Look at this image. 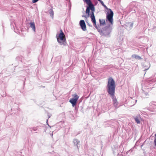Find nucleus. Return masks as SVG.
Masks as SVG:
<instances>
[{
	"instance_id": "39448f33",
	"label": "nucleus",
	"mask_w": 156,
	"mask_h": 156,
	"mask_svg": "<svg viewBox=\"0 0 156 156\" xmlns=\"http://www.w3.org/2000/svg\"><path fill=\"white\" fill-rule=\"evenodd\" d=\"M112 29L109 26L105 28L103 31H101V33L104 36H106L109 35L111 32Z\"/></svg>"
},
{
	"instance_id": "7c9ffc66",
	"label": "nucleus",
	"mask_w": 156,
	"mask_h": 156,
	"mask_svg": "<svg viewBox=\"0 0 156 156\" xmlns=\"http://www.w3.org/2000/svg\"><path fill=\"white\" fill-rule=\"evenodd\" d=\"M33 129V130H34V131H35L36 130V129Z\"/></svg>"
},
{
	"instance_id": "aec40b11",
	"label": "nucleus",
	"mask_w": 156,
	"mask_h": 156,
	"mask_svg": "<svg viewBox=\"0 0 156 156\" xmlns=\"http://www.w3.org/2000/svg\"><path fill=\"white\" fill-rule=\"evenodd\" d=\"M143 93L145 95L147 96L148 95V93L147 92H145L143 90Z\"/></svg>"
},
{
	"instance_id": "6ab92c4d",
	"label": "nucleus",
	"mask_w": 156,
	"mask_h": 156,
	"mask_svg": "<svg viewBox=\"0 0 156 156\" xmlns=\"http://www.w3.org/2000/svg\"><path fill=\"white\" fill-rule=\"evenodd\" d=\"M150 110L152 112H156V108H150Z\"/></svg>"
},
{
	"instance_id": "f257e3e1",
	"label": "nucleus",
	"mask_w": 156,
	"mask_h": 156,
	"mask_svg": "<svg viewBox=\"0 0 156 156\" xmlns=\"http://www.w3.org/2000/svg\"><path fill=\"white\" fill-rule=\"evenodd\" d=\"M83 1L86 2L87 4L88 5L87 7L86 12L87 14V17L90 16V10L91 11L90 17L91 18V20L93 23H95L96 22L95 16L94 15V12L95 11V9L94 5L92 2L91 0H83Z\"/></svg>"
},
{
	"instance_id": "9d476101",
	"label": "nucleus",
	"mask_w": 156,
	"mask_h": 156,
	"mask_svg": "<svg viewBox=\"0 0 156 156\" xmlns=\"http://www.w3.org/2000/svg\"><path fill=\"white\" fill-rule=\"evenodd\" d=\"M30 27L32 28L34 32H35L36 28L34 23V22L30 23Z\"/></svg>"
},
{
	"instance_id": "f8f14e48",
	"label": "nucleus",
	"mask_w": 156,
	"mask_h": 156,
	"mask_svg": "<svg viewBox=\"0 0 156 156\" xmlns=\"http://www.w3.org/2000/svg\"><path fill=\"white\" fill-rule=\"evenodd\" d=\"M132 58H135L136 59H140L141 58V57L140 56H138L136 54L132 55Z\"/></svg>"
},
{
	"instance_id": "423d86ee",
	"label": "nucleus",
	"mask_w": 156,
	"mask_h": 156,
	"mask_svg": "<svg viewBox=\"0 0 156 156\" xmlns=\"http://www.w3.org/2000/svg\"><path fill=\"white\" fill-rule=\"evenodd\" d=\"M115 94H110V96L111 97L114 106L115 108H118V102L117 101V99L116 98V97L115 95Z\"/></svg>"
},
{
	"instance_id": "1a4fd4ad",
	"label": "nucleus",
	"mask_w": 156,
	"mask_h": 156,
	"mask_svg": "<svg viewBox=\"0 0 156 156\" xmlns=\"http://www.w3.org/2000/svg\"><path fill=\"white\" fill-rule=\"evenodd\" d=\"M73 143L74 145L76 146L77 148L79 149V147L78 146V145L80 143V141L77 139H75L73 140Z\"/></svg>"
},
{
	"instance_id": "dca6fc26",
	"label": "nucleus",
	"mask_w": 156,
	"mask_h": 156,
	"mask_svg": "<svg viewBox=\"0 0 156 156\" xmlns=\"http://www.w3.org/2000/svg\"><path fill=\"white\" fill-rule=\"evenodd\" d=\"M94 26L95 27V28L97 29L98 31L100 32V29H99V26H97L96 24V22H95V23H93Z\"/></svg>"
},
{
	"instance_id": "a211bd4d",
	"label": "nucleus",
	"mask_w": 156,
	"mask_h": 156,
	"mask_svg": "<svg viewBox=\"0 0 156 156\" xmlns=\"http://www.w3.org/2000/svg\"><path fill=\"white\" fill-rule=\"evenodd\" d=\"M150 105L152 107L156 106V102H151L150 103Z\"/></svg>"
},
{
	"instance_id": "c756f323",
	"label": "nucleus",
	"mask_w": 156,
	"mask_h": 156,
	"mask_svg": "<svg viewBox=\"0 0 156 156\" xmlns=\"http://www.w3.org/2000/svg\"><path fill=\"white\" fill-rule=\"evenodd\" d=\"M82 17H86V16H83V15L82 16Z\"/></svg>"
},
{
	"instance_id": "bb28decb",
	"label": "nucleus",
	"mask_w": 156,
	"mask_h": 156,
	"mask_svg": "<svg viewBox=\"0 0 156 156\" xmlns=\"http://www.w3.org/2000/svg\"><path fill=\"white\" fill-rule=\"evenodd\" d=\"M149 67L148 68H147V69H144V70H148V69H149Z\"/></svg>"
},
{
	"instance_id": "0eeeda50",
	"label": "nucleus",
	"mask_w": 156,
	"mask_h": 156,
	"mask_svg": "<svg viewBox=\"0 0 156 156\" xmlns=\"http://www.w3.org/2000/svg\"><path fill=\"white\" fill-rule=\"evenodd\" d=\"M80 25L82 29L84 31L86 30V26L85 21L83 20H80Z\"/></svg>"
},
{
	"instance_id": "cd10ccee",
	"label": "nucleus",
	"mask_w": 156,
	"mask_h": 156,
	"mask_svg": "<svg viewBox=\"0 0 156 156\" xmlns=\"http://www.w3.org/2000/svg\"><path fill=\"white\" fill-rule=\"evenodd\" d=\"M48 119H47L46 122L47 123L48 125Z\"/></svg>"
},
{
	"instance_id": "2eb2a0df",
	"label": "nucleus",
	"mask_w": 156,
	"mask_h": 156,
	"mask_svg": "<svg viewBox=\"0 0 156 156\" xmlns=\"http://www.w3.org/2000/svg\"><path fill=\"white\" fill-rule=\"evenodd\" d=\"M100 25H104L105 23V21L104 19H100L99 20Z\"/></svg>"
},
{
	"instance_id": "b1692460",
	"label": "nucleus",
	"mask_w": 156,
	"mask_h": 156,
	"mask_svg": "<svg viewBox=\"0 0 156 156\" xmlns=\"http://www.w3.org/2000/svg\"><path fill=\"white\" fill-rule=\"evenodd\" d=\"M153 30L154 31H155L156 30V27H154Z\"/></svg>"
},
{
	"instance_id": "412c9836",
	"label": "nucleus",
	"mask_w": 156,
	"mask_h": 156,
	"mask_svg": "<svg viewBox=\"0 0 156 156\" xmlns=\"http://www.w3.org/2000/svg\"><path fill=\"white\" fill-rule=\"evenodd\" d=\"M155 137L154 140V143L156 147V134H155Z\"/></svg>"
},
{
	"instance_id": "20e7f679",
	"label": "nucleus",
	"mask_w": 156,
	"mask_h": 156,
	"mask_svg": "<svg viewBox=\"0 0 156 156\" xmlns=\"http://www.w3.org/2000/svg\"><path fill=\"white\" fill-rule=\"evenodd\" d=\"M56 37L58 42L61 45L65 46L66 44L65 35L62 30H60V33L58 36L56 35Z\"/></svg>"
},
{
	"instance_id": "393cba45",
	"label": "nucleus",
	"mask_w": 156,
	"mask_h": 156,
	"mask_svg": "<svg viewBox=\"0 0 156 156\" xmlns=\"http://www.w3.org/2000/svg\"><path fill=\"white\" fill-rule=\"evenodd\" d=\"M51 116V115H49V114H48V119Z\"/></svg>"
},
{
	"instance_id": "9b49d317",
	"label": "nucleus",
	"mask_w": 156,
	"mask_h": 156,
	"mask_svg": "<svg viewBox=\"0 0 156 156\" xmlns=\"http://www.w3.org/2000/svg\"><path fill=\"white\" fill-rule=\"evenodd\" d=\"M117 148H115L113 150V153L115 155H118L119 154V152L118 149V147H117Z\"/></svg>"
},
{
	"instance_id": "5701e85b",
	"label": "nucleus",
	"mask_w": 156,
	"mask_h": 156,
	"mask_svg": "<svg viewBox=\"0 0 156 156\" xmlns=\"http://www.w3.org/2000/svg\"><path fill=\"white\" fill-rule=\"evenodd\" d=\"M133 23H131V24L130 25V26L131 27H133Z\"/></svg>"
},
{
	"instance_id": "4be33fe9",
	"label": "nucleus",
	"mask_w": 156,
	"mask_h": 156,
	"mask_svg": "<svg viewBox=\"0 0 156 156\" xmlns=\"http://www.w3.org/2000/svg\"><path fill=\"white\" fill-rule=\"evenodd\" d=\"M39 0H32V2L35 3L37 2Z\"/></svg>"
},
{
	"instance_id": "f3484780",
	"label": "nucleus",
	"mask_w": 156,
	"mask_h": 156,
	"mask_svg": "<svg viewBox=\"0 0 156 156\" xmlns=\"http://www.w3.org/2000/svg\"><path fill=\"white\" fill-rule=\"evenodd\" d=\"M134 119H135V121L137 123V124H140V121L139 120V119L138 117H136L134 118Z\"/></svg>"
},
{
	"instance_id": "7ed1b4c3",
	"label": "nucleus",
	"mask_w": 156,
	"mask_h": 156,
	"mask_svg": "<svg viewBox=\"0 0 156 156\" xmlns=\"http://www.w3.org/2000/svg\"><path fill=\"white\" fill-rule=\"evenodd\" d=\"M98 0L100 2L102 5L107 10V12L106 13V21H108L111 24H112L113 22V17L114 15L113 12L111 9L108 8L104 4L103 1L101 0Z\"/></svg>"
},
{
	"instance_id": "ddd939ff",
	"label": "nucleus",
	"mask_w": 156,
	"mask_h": 156,
	"mask_svg": "<svg viewBox=\"0 0 156 156\" xmlns=\"http://www.w3.org/2000/svg\"><path fill=\"white\" fill-rule=\"evenodd\" d=\"M49 13L50 14L52 18H53L54 16V12L52 9H51L49 10Z\"/></svg>"
},
{
	"instance_id": "6e6552de",
	"label": "nucleus",
	"mask_w": 156,
	"mask_h": 156,
	"mask_svg": "<svg viewBox=\"0 0 156 156\" xmlns=\"http://www.w3.org/2000/svg\"><path fill=\"white\" fill-rule=\"evenodd\" d=\"M77 101V100L72 98L69 100V102L72 104V106L73 107L76 105Z\"/></svg>"
},
{
	"instance_id": "c85d7f7f",
	"label": "nucleus",
	"mask_w": 156,
	"mask_h": 156,
	"mask_svg": "<svg viewBox=\"0 0 156 156\" xmlns=\"http://www.w3.org/2000/svg\"><path fill=\"white\" fill-rule=\"evenodd\" d=\"M51 136L52 137L53 135V133H51Z\"/></svg>"
},
{
	"instance_id": "a878e982",
	"label": "nucleus",
	"mask_w": 156,
	"mask_h": 156,
	"mask_svg": "<svg viewBox=\"0 0 156 156\" xmlns=\"http://www.w3.org/2000/svg\"><path fill=\"white\" fill-rule=\"evenodd\" d=\"M88 25H89V26L90 27H91L92 26V25H91L90 24H89L88 23Z\"/></svg>"
},
{
	"instance_id": "2f4dec72",
	"label": "nucleus",
	"mask_w": 156,
	"mask_h": 156,
	"mask_svg": "<svg viewBox=\"0 0 156 156\" xmlns=\"http://www.w3.org/2000/svg\"><path fill=\"white\" fill-rule=\"evenodd\" d=\"M137 100H136V102Z\"/></svg>"
},
{
	"instance_id": "4468645a",
	"label": "nucleus",
	"mask_w": 156,
	"mask_h": 156,
	"mask_svg": "<svg viewBox=\"0 0 156 156\" xmlns=\"http://www.w3.org/2000/svg\"><path fill=\"white\" fill-rule=\"evenodd\" d=\"M72 96L73 97L72 98L75 99L77 100H78L79 98V96L77 94H75L73 95Z\"/></svg>"
},
{
	"instance_id": "f03ea898",
	"label": "nucleus",
	"mask_w": 156,
	"mask_h": 156,
	"mask_svg": "<svg viewBox=\"0 0 156 156\" xmlns=\"http://www.w3.org/2000/svg\"><path fill=\"white\" fill-rule=\"evenodd\" d=\"M115 81L113 79L109 77L108 81L106 86L107 92L109 95L115 94Z\"/></svg>"
}]
</instances>
